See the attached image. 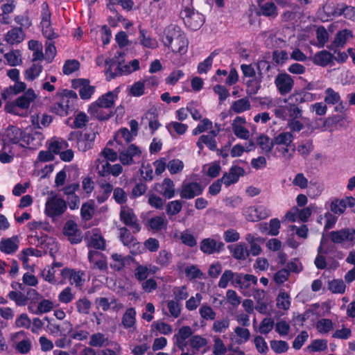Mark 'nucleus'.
Wrapping results in <instances>:
<instances>
[{"label":"nucleus","instance_id":"nucleus-62","mask_svg":"<svg viewBox=\"0 0 355 355\" xmlns=\"http://www.w3.org/2000/svg\"><path fill=\"white\" fill-rule=\"evenodd\" d=\"M189 343L191 347L198 350L207 344V340L200 336H193L191 338Z\"/></svg>","mask_w":355,"mask_h":355},{"label":"nucleus","instance_id":"nucleus-52","mask_svg":"<svg viewBox=\"0 0 355 355\" xmlns=\"http://www.w3.org/2000/svg\"><path fill=\"white\" fill-rule=\"evenodd\" d=\"M316 328L320 333H327L333 328V322L329 319H321L317 322Z\"/></svg>","mask_w":355,"mask_h":355},{"label":"nucleus","instance_id":"nucleus-13","mask_svg":"<svg viewBox=\"0 0 355 355\" xmlns=\"http://www.w3.org/2000/svg\"><path fill=\"white\" fill-rule=\"evenodd\" d=\"M120 232V240L124 245L128 246L130 249V252L133 254H137L140 247V243L137 241L130 231L125 227H121Z\"/></svg>","mask_w":355,"mask_h":355},{"label":"nucleus","instance_id":"nucleus-20","mask_svg":"<svg viewBox=\"0 0 355 355\" xmlns=\"http://www.w3.org/2000/svg\"><path fill=\"white\" fill-rule=\"evenodd\" d=\"M89 248H93L96 250H104L105 247V241L103 239L98 230H94L93 234L89 239L87 244Z\"/></svg>","mask_w":355,"mask_h":355},{"label":"nucleus","instance_id":"nucleus-55","mask_svg":"<svg viewBox=\"0 0 355 355\" xmlns=\"http://www.w3.org/2000/svg\"><path fill=\"white\" fill-rule=\"evenodd\" d=\"M327 348V341L322 339L314 340L310 345L308 346V349L313 352L324 351Z\"/></svg>","mask_w":355,"mask_h":355},{"label":"nucleus","instance_id":"nucleus-22","mask_svg":"<svg viewBox=\"0 0 355 355\" xmlns=\"http://www.w3.org/2000/svg\"><path fill=\"white\" fill-rule=\"evenodd\" d=\"M148 223L150 229L157 232L163 229H166L168 220L164 216H157L150 218Z\"/></svg>","mask_w":355,"mask_h":355},{"label":"nucleus","instance_id":"nucleus-57","mask_svg":"<svg viewBox=\"0 0 355 355\" xmlns=\"http://www.w3.org/2000/svg\"><path fill=\"white\" fill-rule=\"evenodd\" d=\"M144 83L138 81L135 83L130 89V94L133 96H141L144 94Z\"/></svg>","mask_w":355,"mask_h":355},{"label":"nucleus","instance_id":"nucleus-53","mask_svg":"<svg viewBox=\"0 0 355 355\" xmlns=\"http://www.w3.org/2000/svg\"><path fill=\"white\" fill-rule=\"evenodd\" d=\"M275 322L269 318H264L260 323L259 332L261 334H267L274 327Z\"/></svg>","mask_w":355,"mask_h":355},{"label":"nucleus","instance_id":"nucleus-17","mask_svg":"<svg viewBox=\"0 0 355 355\" xmlns=\"http://www.w3.org/2000/svg\"><path fill=\"white\" fill-rule=\"evenodd\" d=\"M119 92V88L116 87L114 91L108 92L106 94L102 95L94 103H97L99 106L106 109H110L114 105V98H117Z\"/></svg>","mask_w":355,"mask_h":355},{"label":"nucleus","instance_id":"nucleus-29","mask_svg":"<svg viewBox=\"0 0 355 355\" xmlns=\"http://www.w3.org/2000/svg\"><path fill=\"white\" fill-rule=\"evenodd\" d=\"M349 37H352V33L351 31L344 29L338 31L334 37V45L340 47H343Z\"/></svg>","mask_w":355,"mask_h":355},{"label":"nucleus","instance_id":"nucleus-63","mask_svg":"<svg viewBox=\"0 0 355 355\" xmlns=\"http://www.w3.org/2000/svg\"><path fill=\"white\" fill-rule=\"evenodd\" d=\"M213 90L218 95L220 103H223L230 96L228 89L223 85H216L214 87Z\"/></svg>","mask_w":355,"mask_h":355},{"label":"nucleus","instance_id":"nucleus-30","mask_svg":"<svg viewBox=\"0 0 355 355\" xmlns=\"http://www.w3.org/2000/svg\"><path fill=\"white\" fill-rule=\"evenodd\" d=\"M94 213V202H87L82 205L80 209L81 217L85 220H89L92 218Z\"/></svg>","mask_w":355,"mask_h":355},{"label":"nucleus","instance_id":"nucleus-40","mask_svg":"<svg viewBox=\"0 0 355 355\" xmlns=\"http://www.w3.org/2000/svg\"><path fill=\"white\" fill-rule=\"evenodd\" d=\"M124 62L123 60H121V62H119V65H117L115 71L114 73H111V78H114L117 76H122L125 74H129L133 71L130 68V64H123Z\"/></svg>","mask_w":355,"mask_h":355},{"label":"nucleus","instance_id":"nucleus-64","mask_svg":"<svg viewBox=\"0 0 355 355\" xmlns=\"http://www.w3.org/2000/svg\"><path fill=\"white\" fill-rule=\"evenodd\" d=\"M199 313L201 317L205 320H214L216 317V313L209 306L202 305L199 309Z\"/></svg>","mask_w":355,"mask_h":355},{"label":"nucleus","instance_id":"nucleus-32","mask_svg":"<svg viewBox=\"0 0 355 355\" xmlns=\"http://www.w3.org/2000/svg\"><path fill=\"white\" fill-rule=\"evenodd\" d=\"M257 144L260 148L266 153H270L274 146L273 139H270L268 136L261 135L257 139Z\"/></svg>","mask_w":355,"mask_h":355},{"label":"nucleus","instance_id":"nucleus-5","mask_svg":"<svg viewBox=\"0 0 355 355\" xmlns=\"http://www.w3.org/2000/svg\"><path fill=\"white\" fill-rule=\"evenodd\" d=\"M25 133L20 128L14 126L9 125L4 131L2 135V144L3 150H7L8 153L12 152V145L18 144L21 147L24 146L19 144V142L24 139Z\"/></svg>","mask_w":355,"mask_h":355},{"label":"nucleus","instance_id":"nucleus-58","mask_svg":"<svg viewBox=\"0 0 355 355\" xmlns=\"http://www.w3.org/2000/svg\"><path fill=\"white\" fill-rule=\"evenodd\" d=\"M77 310L83 314H87L89 312L91 302L87 298L80 299L76 302Z\"/></svg>","mask_w":355,"mask_h":355},{"label":"nucleus","instance_id":"nucleus-7","mask_svg":"<svg viewBox=\"0 0 355 355\" xmlns=\"http://www.w3.org/2000/svg\"><path fill=\"white\" fill-rule=\"evenodd\" d=\"M67 209V203L62 198L53 196L46 202L45 214L51 218L61 216Z\"/></svg>","mask_w":355,"mask_h":355},{"label":"nucleus","instance_id":"nucleus-26","mask_svg":"<svg viewBox=\"0 0 355 355\" xmlns=\"http://www.w3.org/2000/svg\"><path fill=\"white\" fill-rule=\"evenodd\" d=\"M293 140V136L291 132H283L273 138L275 145H284L286 147L291 146Z\"/></svg>","mask_w":355,"mask_h":355},{"label":"nucleus","instance_id":"nucleus-25","mask_svg":"<svg viewBox=\"0 0 355 355\" xmlns=\"http://www.w3.org/2000/svg\"><path fill=\"white\" fill-rule=\"evenodd\" d=\"M162 186H163V187L161 195L165 198L171 199L175 196V184L170 178H164L162 182Z\"/></svg>","mask_w":355,"mask_h":355},{"label":"nucleus","instance_id":"nucleus-23","mask_svg":"<svg viewBox=\"0 0 355 355\" xmlns=\"http://www.w3.org/2000/svg\"><path fill=\"white\" fill-rule=\"evenodd\" d=\"M228 248L232 250V256L238 260H245L249 256V250L245 243H240L234 248L229 245Z\"/></svg>","mask_w":355,"mask_h":355},{"label":"nucleus","instance_id":"nucleus-43","mask_svg":"<svg viewBox=\"0 0 355 355\" xmlns=\"http://www.w3.org/2000/svg\"><path fill=\"white\" fill-rule=\"evenodd\" d=\"M193 334V331L189 326H183L179 329L178 334L173 336L174 340H186Z\"/></svg>","mask_w":355,"mask_h":355},{"label":"nucleus","instance_id":"nucleus-9","mask_svg":"<svg viewBox=\"0 0 355 355\" xmlns=\"http://www.w3.org/2000/svg\"><path fill=\"white\" fill-rule=\"evenodd\" d=\"M204 187L198 182H183L180 191V198L182 199H192L202 193Z\"/></svg>","mask_w":355,"mask_h":355},{"label":"nucleus","instance_id":"nucleus-44","mask_svg":"<svg viewBox=\"0 0 355 355\" xmlns=\"http://www.w3.org/2000/svg\"><path fill=\"white\" fill-rule=\"evenodd\" d=\"M235 274L231 270H225L218 282V287L221 288H225L230 282L232 283Z\"/></svg>","mask_w":355,"mask_h":355},{"label":"nucleus","instance_id":"nucleus-51","mask_svg":"<svg viewBox=\"0 0 355 355\" xmlns=\"http://www.w3.org/2000/svg\"><path fill=\"white\" fill-rule=\"evenodd\" d=\"M261 79L257 80V78H253L252 80H249L247 82V89L246 92L249 95H254L256 94L259 89L261 87Z\"/></svg>","mask_w":355,"mask_h":355},{"label":"nucleus","instance_id":"nucleus-34","mask_svg":"<svg viewBox=\"0 0 355 355\" xmlns=\"http://www.w3.org/2000/svg\"><path fill=\"white\" fill-rule=\"evenodd\" d=\"M277 306L279 309L288 310L291 305L290 296L284 291H280L277 299Z\"/></svg>","mask_w":355,"mask_h":355},{"label":"nucleus","instance_id":"nucleus-11","mask_svg":"<svg viewBox=\"0 0 355 355\" xmlns=\"http://www.w3.org/2000/svg\"><path fill=\"white\" fill-rule=\"evenodd\" d=\"M63 234L67 236L71 244H78L82 241V232L73 220H69L66 222L63 227Z\"/></svg>","mask_w":355,"mask_h":355},{"label":"nucleus","instance_id":"nucleus-8","mask_svg":"<svg viewBox=\"0 0 355 355\" xmlns=\"http://www.w3.org/2000/svg\"><path fill=\"white\" fill-rule=\"evenodd\" d=\"M275 85L282 96L289 94L294 86L293 78L284 72L279 73L275 79Z\"/></svg>","mask_w":355,"mask_h":355},{"label":"nucleus","instance_id":"nucleus-28","mask_svg":"<svg viewBox=\"0 0 355 355\" xmlns=\"http://www.w3.org/2000/svg\"><path fill=\"white\" fill-rule=\"evenodd\" d=\"M250 107L251 106L249 100L247 98H243L235 101L231 106V110L236 113H241L249 110Z\"/></svg>","mask_w":355,"mask_h":355},{"label":"nucleus","instance_id":"nucleus-48","mask_svg":"<svg viewBox=\"0 0 355 355\" xmlns=\"http://www.w3.org/2000/svg\"><path fill=\"white\" fill-rule=\"evenodd\" d=\"M148 202L152 207L157 209H160L163 207L164 200L162 198L151 191L148 193Z\"/></svg>","mask_w":355,"mask_h":355},{"label":"nucleus","instance_id":"nucleus-3","mask_svg":"<svg viewBox=\"0 0 355 355\" xmlns=\"http://www.w3.org/2000/svg\"><path fill=\"white\" fill-rule=\"evenodd\" d=\"M93 126V123H90V132H86L84 134L80 131L71 132L68 140L76 141V145L79 150L85 152L92 148V143L95 140L96 135L98 134V127L96 124Z\"/></svg>","mask_w":355,"mask_h":355},{"label":"nucleus","instance_id":"nucleus-38","mask_svg":"<svg viewBox=\"0 0 355 355\" xmlns=\"http://www.w3.org/2000/svg\"><path fill=\"white\" fill-rule=\"evenodd\" d=\"M8 296L11 300L15 301L17 306H25L27 304L26 295L21 292L10 291Z\"/></svg>","mask_w":355,"mask_h":355},{"label":"nucleus","instance_id":"nucleus-49","mask_svg":"<svg viewBox=\"0 0 355 355\" xmlns=\"http://www.w3.org/2000/svg\"><path fill=\"white\" fill-rule=\"evenodd\" d=\"M94 92V87L89 85V80H87L85 85L79 89V94L82 99H89Z\"/></svg>","mask_w":355,"mask_h":355},{"label":"nucleus","instance_id":"nucleus-35","mask_svg":"<svg viewBox=\"0 0 355 355\" xmlns=\"http://www.w3.org/2000/svg\"><path fill=\"white\" fill-rule=\"evenodd\" d=\"M234 332L239 337L235 341L238 345L247 342L250 338V333L248 329L237 327L235 328Z\"/></svg>","mask_w":355,"mask_h":355},{"label":"nucleus","instance_id":"nucleus-27","mask_svg":"<svg viewBox=\"0 0 355 355\" xmlns=\"http://www.w3.org/2000/svg\"><path fill=\"white\" fill-rule=\"evenodd\" d=\"M43 67L40 64H33L24 71V78L26 80L33 81L42 71Z\"/></svg>","mask_w":355,"mask_h":355},{"label":"nucleus","instance_id":"nucleus-24","mask_svg":"<svg viewBox=\"0 0 355 355\" xmlns=\"http://www.w3.org/2000/svg\"><path fill=\"white\" fill-rule=\"evenodd\" d=\"M136 311L134 308H128L122 317V324L125 329H129L135 326L136 322Z\"/></svg>","mask_w":355,"mask_h":355},{"label":"nucleus","instance_id":"nucleus-37","mask_svg":"<svg viewBox=\"0 0 355 355\" xmlns=\"http://www.w3.org/2000/svg\"><path fill=\"white\" fill-rule=\"evenodd\" d=\"M272 56V60L277 65H283L289 59L288 53L284 50H275Z\"/></svg>","mask_w":355,"mask_h":355},{"label":"nucleus","instance_id":"nucleus-18","mask_svg":"<svg viewBox=\"0 0 355 355\" xmlns=\"http://www.w3.org/2000/svg\"><path fill=\"white\" fill-rule=\"evenodd\" d=\"M19 240L17 236L8 239H2L0 250L5 254L15 253L18 249Z\"/></svg>","mask_w":355,"mask_h":355},{"label":"nucleus","instance_id":"nucleus-12","mask_svg":"<svg viewBox=\"0 0 355 355\" xmlns=\"http://www.w3.org/2000/svg\"><path fill=\"white\" fill-rule=\"evenodd\" d=\"M331 241L334 243H342L344 241H355V229L343 228L340 230L331 231L329 233Z\"/></svg>","mask_w":355,"mask_h":355},{"label":"nucleus","instance_id":"nucleus-2","mask_svg":"<svg viewBox=\"0 0 355 355\" xmlns=\"http://www.w3.org/2000/svg\"><path fill=\"white\" fill-rule=\"evenodd\" d=\"M37 96L33 89H28L15 101L8 103L5 105V110L8 113L20 116L27 115L26 110L28 109L31 103L35 101Z\"/></svg>","mask_w":355,"mask_h":355},{"label":"nucleus","instance_id":"nucleus-42","mask_svg":"<svg viewBox=\"0 0 355 355\" xmlns=\"http://www.w3.org/2000/svg\"><path fill=\"white\" fill-rule=\"evenodd\" d=\"M80 62L77 60H67L63 66V73L65 75H69L78 70Z\"/></svg>","mask_w":355,"mask_h":355},{"label":"nucleus","instance_id":"nucleus-10","mask_svg":"<svg viewBox=\"0 0 355 355\" xmlns=\"http://www.w3.org/2000/svg\"><path fill=\"white\" fill-rule=\"evenodd\" d=\"M256 13L258 16L274 19L278 15L277 7L272 0H257Z\"/></svg>","mask_w":355,"mask_h":355},{"label":"nucleus","instance_id":"nucleus-56","mask_svg":"<svg viewBox=\"0 0 355 355\" xmlns=\"http://www.w3.org/2000/svg\"><path fill=\"white\" fill-rule=\"evenodd\" d=\"M64 102L65 98H62L60 102L55 103L51 106L50 111L60 116L67 115L68 111L67 110V108H64Z\"/></svg>","mask_w":355,"mask_h":355},{"label":"nucleus","instance_id":"nucleus-47","mask_svg":"<svg viewBox=\"0 0 355 355\" xmlns=\"http://www.w3.org/2000/svg\"><path fill=\"white\" fill-rule=\"evenodd\" d=\"M53 307V304L51 301L43 299L38 304L35 311H33L35 314H42L49 312Z\"/></svg>","mask_w":355,"mask_h":355},{"label":"nucleus","instance_id":"nucleus-54","mask_svg":"<svg viewBox=\"0 0 355 355\" xmlns=\"http://www.w3.org/2000/svg\"><path fill=\"white\" fill-rule=\"evenodd\" d=\"M212 128V122L208 119H204L198 126L193 130V135H198Z\"/></svg>","mask_w":355,"mask_h":355},{"label":"nucleus","instance_id":"nucleus-14","mask_svg":"<svg viewBox=\"0 0 355 355\" xmlns=\"http://www.w3.org/2000/svg\"><path fill=\"white\" fill-rule=\"evenodd\" d=\"M200 248L205 254H212L224 250L225 244L222 241H217L214 239L207 238L201 241Z\"/></svg>","mask_w":355,"mask_h":355},{"label":"nucleus","instance_id":"nucleus-21","mask_svg":"<svg viewBox=\"0 0 355 355\" xmlns=\"http://www.w3.org/2000/svg\"><path fill=\"white\" fill-rule=\"evenodd\" d=\"M313 63L321 67H326L333 61V55L326 50L318 52L313 57Z\"/></svg>","mask_w":355,"mask_h":355},{"label":"nucleus","instance_id":"nucleus-46","mask_svg":"<svg viewBox=\"0 0 355 355\" xmlns=\"http://www.w3.org/2000/svg\"><path fill=\"white\" fill-rule=\"evenodd\" d=\"M20 56V51L18 50L8 52L4 55L5 59L10 66L18 65L21 62V59L19 58Z\"/></svg>","mask_w":355,"mask_h":355},{"label":"nucleus","instance_id":"nucleus-36","mask_svg":"<svg viewBox=\"0 0 355 355\" xmlns=\"http://www.w3.org/2000/svg\"><path fill=\"white\" fill-rule=\"evenodd\" d=\"M147 31L143 29L139 26V37L141 39V44L148 48L153 49L156 46V41L153 40L149 36H146Z\"/></svg>","mask_w":355,"mask_h":355},{"label":"nucleus","instance_id":"nucleus-19","mask_svg":"<svg viewBox=\"0 0 355 355\" xmlns=\"http://www.w3.org/2000/svg\"><path fill=\"white\" fill-rule=\"evenodd\" d=\"M25 37V34L21 27H15L10 30L5 36L6 41L10 44L21 43Z\"/></svg>","mask_w":355,"mask_h":355},{"label":"nucleus","instance_id":"nucleus-31","mask_svg":"<svg viewBox=\"0 0 355 355\" xmlns=\"http://www.w3.org/2000/svg\"><path fill=\"white\" fill-rule=\"evenodd\" d=\"M346 286L343 279H336L329 282L328 288L333 293L343 294L345 291Z\"/></svg>","mask_w":355,"mask_h":355},{"label":"nucleus","instance_id":"nucleus-15","mask_svg":"<svg viewBox=\"0 0 355 355\" xmlns=\"http://www.w3.org/2000/svg\"><path fill=\"white\" fill-rule=\"evenodd\" d=\"M245 171L242 167L232 166L229 173H225L220 178L225 186H230L238 182L239 178L243 176Z\"/></svg>","mask_w":355,"mask_h":355},{"label":"nucleus","instance_id":"nucleus-59","mask_svg":"<svg viewBox=\"0 0 355 355\" xmlns=\"http://www.w3.org/2000/svg\"><path fill=\"white\" fill-rule=\"evenodd\" d=\"M106 339L101 333L92 334L90 337L89 345L92 347H102L104 345Z\"/></svg>","mask_w":355,"mask_h":355},{"label":"nucleus","instance_id":"nucleus-61","mask_svg":"<svg viewBox=\"0 0 355 355\" xmlns=\"http://www.w3.org/2000/svg\"><path fill=\"white\" fill-rule=\"evenodd\" d=\"M148 275V266L139 265L135 268V276L138 281L141 282L146 280Z\"/></svg>","mask_w":355,"mask_h":355},{"label":"nucleus","instance_id":"nucleus-60","mask_svg":"<svg viewBox=\"0 0 355 355\" xmlns=\"http://www.w3.org/2000/svg\"><path fill=\"white\" fill-rule=\"evenodd\" d=\"M316 37L319 44L323 46L328 41L329 34L322 26L318 27L316 30Z\"/></svg>","mask_w":355,"mask_h":355},{"label":"nucleus","instance_id":"nucleus-16","mask_svg":"<svg viewBox=\"0 0 355 355\" xmlns=\"http://www.w3.org/2000/svg\"><path fill=\"white\" fill-rule=\"evenodd\" d=\"M103 108L97 103H92L89 107L88 112L99 121H106L110 119L114 113L111 110L105 111Z\"/></svg>","mask_w":355,"mask_h":355},{"label":"nucleus","instance_id":"nucleus-33","mask_svg":"<svg viewBox=\"0 0 355 355\" xmlns=\"http://www.w3.org/2000/svg\"><path fill=\"white\" fill-rule=\"evenodd\" d=\"M182 208V202L180 200H173L167 203L166 213L168 216H175L180 213Z\"/></svg>","mask_w":355,"mask_h":355},{"label":"nucleus","instance_id":"nucleus-41","mask_svg":"<svg viewBox=\"0 0 355 355\" xmlns=\"http://www.w3.org/2000/svg\"><path fill=\"white\" fill-rule=\"evenodd\" d=\"M271 349L277 354H282L288 349V345L284 340H272L270 342Z\"/></svg>","mask_w":355,"mask_h":355},{"label":"nucleus","instance_id":"nucleus-4","mask_svg":"<svg viewBox=\"0 0 355 355\" xmlns=\"http://www.w3.org/2000/svg\"><path fill=\"white\" fill-rule=\"evenodd\" d=\"M180 18L189 30L196 31L201 28L205 21V17L196 11L193 7L184 6L180 13Z\"/></svg>","mask_w":355,"mask_h":355},{"label":"nucleus","instance_id":"nucleus-45","mask_svg":"<svg viewBox=\"0 0 355 355\" xmlns=\"http://www.w3.org/2000/svg\"><path fill=\"white\" fill-rule=\"evenodd\" d=\"M147 189V185L142 181L136 183L132 189L131 198H137L138 197L143 196L144 194L146 193Z\"/></svg>","mask_w":355,"mask_h":355},{"label":"nucleus","instance_id":"nucleus-1","mask_svg":"<svg viewBox=\"0 0 355 355\" xmlns=\"http://www.w3.org/2000/svg\"><path fill=\"white\" fill-rule=\"evenodd\" d=\"M163 42L165 46L171 47L173 52L184 55L187 51L188 40L178 25L170 24L164 28Z\"/></svg>","mask_w":355,"mask_h":355},{"label":"nucleus","instance_id":"nucleus-50","mask_svg":"<svg viewBox=\"0 0 355 355\" xmlns=\"http://www.w3.org/2000/svg\"><path fill=\"white\" fill-rule=\"evenodd\" d=\"M330 209L335 214H343L346 209L345 202L342 199H335L331 202Z\"/></svg>","mask_w":355,"mask_h":355},{"label":"nucleus","instance_id":"nucleus-39","mask_svg":"<svg viewBox=\"0 0 355 355\" xmlns=\"http://www.w3.org/2000/svg\"><path fill=\"white\" fill-rule=\"evenodd\" d=\"M324 103L327 104L334 105L338 103L340 100V94L335 92L332 88L329 87L325 90Z\"/></svg>","mask_w":355,"mask_h":355},{"label":"nucleus","instance_id":"nucleus-6","mask_svg":"<svg viewBox=\"0 0 355 355\" xmlns=\"http://www.w3.org/2000/svg\"><path fill=\"white\" fill-rule=\"evenodd\" d=\"M119 216L121 221L132 230L133 234L140 232L141 227L132 209L127 206L121 207Z\"/></svg>","mask_w":355,"mask_h":355}]
</instances>
